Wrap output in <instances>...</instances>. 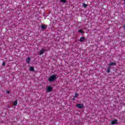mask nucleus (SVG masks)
<instances>
[{
  "mask_svg": "<svg viewBox=\"0 0 125 125\" xmlns=\"http://www.w3.org/2000/svg\"><path fill=\"white\" fill-rule=\"evenodd\" d=\"M55 80H56V76L53 75L50 77L48 81L49 82H53V81H55Z\"/></svg>",
  "mask_w": 125,
  "mask_h": 125,
  "instance_id": "obj_1",
  "label": "nucleus"
},
{
  "mask_svg": "<svg viewBox=\"0 0 125 125\" xmlns=\"http://www.w3.org/2000/svg\"><path fill=\"white\" fill-rule=\"evenodd\" d=\"M83 6L84 8H86V7H87V4H85L84 3H83Z\"/></svg>",
  "mask_w": 125,
  "mask_h": 125,
  "instance_id": "obj_8",
  "label": "nucleus"
},
{
  "mask_svg": "<svg viewBox=\"0 0 125 125\" xmlns=\"http://www.w3.org/2000/svg\"><path fill=\"white\" fill-rule=\"evenodd\" d=\"M124 29H125V24L123 26Z\"/></svg>",
  "mask_w": 125,
  "mask_h": 125,
  "instance_id": "obj_19",
  "label": "nucleus"
},
{
  "mask_svg": "<svg viewBox=\"0 0 125 125\" xmlns=\"http://www.w3.org/2000/svg\"><path fill=\"white\" fill-rule=\"evenodd\" d=\"M66 1V0H61V2H63L64 3H65Z\"/></svg>",
  "mask_w": 125,
  "mask_h": 125,
  "instance_id": "obj_12",
  "label": "nucleus"
},
{
  "mask_svg": "<svg viewBox=\"0 0 125 125\" xmlns=\"http://www.w3.org/2000/svg\"><path fill=\"white\" fill-rule=\"evenodd\" d=\"M2 65H3V66L5 65V62H3Z\"/></svg>",
  "mask_w": 125,
  "mask_h": 125,
  "instance_id": "obj_17",
  "label": "nucleus"
},
{
  "mask_svg": "<svg viewBox=\"0 0 125 125\" xmlns=\"http://www.w3.org/2000/svg\"><path fill=\"white\" fill-rule=\"evenodd\" d=\"M78 32H79V33H81L82 34H83V32L82 30H78Z\"/></svg>",
  "mask_w": 125,
  "mask_h": 125,
  "instance_id": "obj_15",
  "label": "nucleus"
},
{
  "mask_svg": "<svg viewBox=\"0 0 125 125\" xmlns=\"http://www.w3.org/2000/svg\"><path fill=\"white\" fill-rule=\"evenodd\" d=\"M78 95H79V94H78V93H76L74 97H75V98H76V97H78Z\"/></svg>",
  "mask_w": 125,
  "mask_h": 125,
  "instance_id": "obj_16",
  "label": "nucleus"
},
{
  "mask_svg": "<svg viewBox=\"0 0 125 125\" xmlns=\"http://www.w3.org/2000/svg\"><path fill=\"white\" fill-rule=\"evenodd\" d=\"M6 92H7V93H8V94H9V91H7Z\"/></svg>",
  "mask_w": 125,
  "mask_h": 125,
  "instance_id": "obj_18",
  "label": "nucleus"
},
{
  "mask_svg": "<svg viewBox=\"0 0 125 125\" xmlns=\"http://www.w3.org/2000/svg\"><path fill=\"white\" fill-rule=\"evenodd\" d=\"M47 91L48 92H50L51 91H52V87H51V86H48L46 88Z\"/></svg>",
  "mask_w": 125,
  "mask_h": 125,
  "instance_id": "obj_3",
  "label": "nucleus"
},
{
  "mask_svg": "<svg viewBox=\"0 0 125 125\" xmlns=\"http://www.w3.org/2000/svg\"><path fill=\"white\" fill-rule=\"evenodd\" d=\"M84 41H85V38L84 37H81L79 40L80 42H84Z\"/></svg>",
  "mask_w": 125,
  "mask_h": 125,
  "instance_id": "obj_4",
  "label": "nucleus"
},
{
  "mask_svg": "<svg viewBox=\"0 0 125 125\" xmlns=\"http://www.w3.org/2000/svg\"><path fill=\"white\" fill-rule=\"evenodd\" d=\"M117 123H118V121L117 120H115L111 122V124L112 125H116V124H117Z\"/></svg>",
  "mask_w": 125,
  "mask_h": 125,
  "instance_id": "obj_6",
  "label": "nucleus"
},
{
  "mask_svg": "<svg viewBox=\"0 0 125 125\" xmlns=\"http://www.w3.org/2000/svg\"><path fill=\"white\" fill-rule=\"evenodd\" d=\"M17 103H18V101H15L14 102V103H13L14 106H16V105H17Z\"/></svg>",
  "mask_w": 125,
  "mask_h": 125,
  "instance_id": "obj_10",
  "label": "nucleus"
},
{
  "mask_svg": "<svg viewBox=\"0 0 125 125\" xmlns=\"http://www.w3.org/2000/svg\"><path fill=\"white\" fill-rule=\"evenodd\" d=\"M30 61H31V58H26V62H27L28 64H29V63H30Z\"/></svg>",
  "mask_w": 125,
  "mask_h": 125,
  "instance_id": "obj_7",
  "label": "nucleus"
},
{
  "mask_svg": "<svg viewBox=\"0 0 125 125\" xmlns=\"http://www.w3.org/2000/svg\"><path fill=\"white\" fill-rule=\"evenodd\" d=\"M114 65H116V63H115V62H110L109 64V66H113Z\"/></svg>",
  "mask_w": 125,
  "mask_h": 125,
  "instance_id": "obj_9",
  "label": "nucleus"
},
{
  "mask_svg": "<svg viewBox=\"0 0 125 125\" xmlns=\"http://www.w3.org/2000/svg\"><path fill=\"white\" fill-rule=\"evenodd\" d=\"M30 71H31L32 72H33V71H34V67H30Z\"/></svg>",
  "mask_w": 125,
  "mask_h": 125,
  "instance_id": "obj_13",
  "label": "nucleus"
},
{
  "mask_svg": "<svg viewBox=\"0 0 125 125\" xmlns=\"http://www.w3.org/2000/svg\"><path fill=\"white\" fill-rule=\"evenodd\" d=\"M46 26H45V25H42V29H46Z\"/></svg>",
  "mask_w": 125,
  "mask_h": 125,
  "instance_id": "obj_11",
  "label": "nucleus"
},
{
  "mask_svg": "<svg viewBox=\"0 0 125 125\" xmlns=\"http://www.w3.org/2000/svg\"><path fill=\"white\" fill-rule=\"evenodd\" d=\"M107 73H110V67L107 68Z\"/></svg>",
  "mask_w": 125,
  "mask_h": 125,
  "instance_id": "obj_14",
  "label": "nucleus"
},
{
  "mask_svg": "<svg viewBox=\"0 0 125 125\" xmlns=\"http://www.w3.org/2000/svg\"><path fill=\"white\" fill-rule=\"evenodd\" d=\"M43 53H44V50L43 49H42L39 52V55H42Z\"/></svg>",
  "mask_w": 125,
  "mask_h": 125,
  "instance_id": "obj_5",
  "label": "nucleus"
},
{
  "mask_svg": "<svg viewBox=\"0 0 125 125\" xmlns=\"http://www.w3.org/2000/svg\"><path fill=\"white\" fill-rule=\"evenodd\" d=\"M76 106L78 108H79V109H83V104H78Z\"/></svg>",
  "mask_w": 125,
  "mask_h": 125,
  "instance_id": "obj_2",
  "label": "nucleus"
}]
</instances>
